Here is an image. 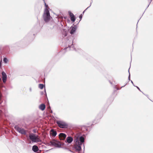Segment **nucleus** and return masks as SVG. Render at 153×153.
<instances>
[{
	"label": "nucleus",
	"instance_id": "nucleus-1",
	"mask_svg": "<svg viewBox=\"0 0 153 153\" xmlns=\"http://www.w3.org/2000/svg\"><path fill=\"white\" fill-rule=\"evenodd\" d=\"M88 132L82 134L81 133H77L74 136V142L76 145H82L85 142L86 138V135Z\"/></svg>",
	"mask_w": 153,
	"mask_h": 153
},
{
	"label": "nucleus",
	"instance_id": "nucleus-2",
	"mask_svg": "<svg viewBox=\"0 0 153 153\" xmlns=\"http://www.w3.org/2000/svg\"><path fill=\"white\" fill-rule=\"evenodd\" d=\"M49 144L54 146L57 148H62L65 149H66L71 152L73 151L71 150L67 146H65V144L61 143L60 142L57 140L53 139L49 142Z\"/></svg>",
	"mask_w": 153,
	"mask_h": 153
},
{
	"label": "nucleus",
	"instance_id": "nucleus-3",
	"mask_svg": "<svg viewBox=\"0 0 153 153\" xmlns=\"http://www.w3.org/2000/svg\"><path fill=\"white\" fill-rule=\"evenodd\" d=\"M35 29L33 28L24 38V39L26 41H30L33 40L34 38L36 32H34Z\"/></svg>",
	"mask_w": 153,
	"mask_h": 153
},
{
	"label": "nucleus",
	"instance_id": "nucleus-4",
	"mask_svg": "<svg viewBox=\"0 0 153 153\" xmlns=\"http://www.w3.org/2000/svg\"><path fill=\"white\" fill-rule=\"evenodd\" d=\"M29 138L32 143H37L41 141L38 135L33 133H30L29 136Z\"/></svg>",
	"mask_w": 153,
	"mask_h": 153
},
{
	"label": "nucleus",
	"instance_id": "nucleus-5",
	"mask_svg": "<svg viewBox=\"0 0 153 153\" xmlns=\"http://www.w3.org/2000/svg\"><path fill=\"white\" fill-rule=\"evenodd\" d=\"M56 123L60 128L63 129H67L68 128V124L65 121L61 120H57Z\"/></svg>",
	"mask_w": 153,
	"mask_h": 153
},
{
	"label": "nucleus",
	"instance_id": "nucleus-6",
	"mask_svg": "<svg viewBox=\"0 0 153 153\" xmlns=\"http://www.w3.org/2000/svg\"><path fill=\"white\" fill-rule=\"evenodd\" d=\"M14 129L18 132L21 134L26 135L27 131L23 128H20L18 125H15L14 126Z\"/></svg>",
	"mask_w": 153,
	"mask_h": 153
},
{
	"label": "nucleus",
	"instance_id": "nucleus-7",
	"mask_svg": "<svg viewBox=\"0 0 153 153\" xmlns=\"http://www.w3.org/2000/svg\"><path fill=\"white\" fill-rule=\"evenodd\" d=\"M77 24L76 25H74V24H73V25L74 26H72L70 28L71 30L70 31V33L71 34L73 35L76 32L77 29Z\"/></svg>",
	"mask_w": 153,
	"mask_h": 153
},
{
	"label": "nucleus",
	"instance_id": "nucleus-8",
	"mask_svg": "<svg viewBox=\"0 0 153 153\" xmlns=\"http://www.w3.org/2000/svg\"><path fill=\"white\" fill-rule=\"evenodd\" d=\"M68 14L70 17V19L72 22H74L76 19V17L75 16L73 13L70 11H68Z\"/></svg>",
	"mask_w": 153,
	"mask_h": 153
},
{
	"label": "nucleus",
	"instance_id": "nucleus-9",
	"mask_svg": "<svg viewBox=\"0 0 153 153\" xmlns=\"http://www.w3.org/2000/svg\"><path fill=\"white\" fill-rule=\"evenodd\" d=\"M81 145H75L73 147V150L77 152H79L81 150Z\"/></svg>",
	"mask_w": 153,
	"mask_h": 153
},
{
	"label": "nucleus",
	"instance_id": "nucleus-10",
	"mask_svg": "<svg viewBox=\"0 0 153 153\" xmlns=\"http://www.w3.org/2000/svg\"><path fill=\"white\" fill-rule=\"evenodd\" d=\"M43 18L46 22H48L50 19V15H43Z\"/></svg>",
	"mask_w": 153,
	"mask_h": 153
},
{
	"label": "nucleus",
	"instance_id": "nucleus-11",
	"mask_svg": "<svg viewBox=\"0 0 153 153\" xmlns=\"http://www.w3.org/2000/svg\"><path fill=\"white\" fill-rule=\"evenodd\" d=\"M2 78L3 81L4 83H5L6 82L7 79V75L3 71L2 73Z\"/></svg>",
	"mask_w": 153,
	"mask_h": 153
},
{
	"label": "nucleus",
	"instance_id": "nucleus-12",
	"mask_svg": "<svg viewBox=\"0 0 153 153\" xmlns=\"http://www.w3.org/2000/svg\"><path fill=\"white\" fill-rule=\"evenodd\" d=\"M73 140V137L71 136H68L66 138L65 142L68 143V144L71 143Z\"/></svg>",
	"mask_w": 153,
	"mask_h": 153
},
{
	"label": "nucleus",
	"instance_id": "nucleus-13",
	"mask_svg": "<svg viewBox=\"0 0 153 153\" xmlns=\"http://www.w3.org/2000/svg\"><path fill=\"white\" fill-rule=\"evenodd\" d=\"M66 135L65 133H60L59 134V137L60 139L61 140H63L65 139L66 137Z\"/></svg>",
	"mask_w": 153,
	"mask_h": 153
},
{
	"label": "nucleus",
	"instance_id": "nucleus-14",
	"mask_svg": "<svg viewBox=\"0 0 153 153\" xmlns=\"http://www.w3.org/2000/svg\"><path fill=\"white\" fill-rule=\"evenodd\" d=\"M69 41L70 42V45L69 44H68V47H66V48H65L64 49L65 50L67 48H69V49H70V48H74V45L73 44V40H71H71H70L69 41V40H68V42Z\"/></svg>",
	"mask_w": 153,
	"mask_h": 153
},
{
	"label": "nucleus",
	"instance_id": "nucleus-15",
	"mask_svg": "<svg viewBox=\"0 0 153 153\" xmlns=\"http://www.w3.org/2000/svg\"><path fill=\"white\" fill-rule=\"evenodd\" d=\"M50 134H51L52 136L54 137H55L57 134V132L54 129H51L50 131Z\"/></svg>",
	"mask_w": 153,
	"mask_h": 153
},
{
	"label": "nucleus",
	"instance_id": "nucleus-16",
	"mask_svg": "<svg viewBox=\"0 0 153 153\" xmlns=\"http://www.w3.org/2000/svg\"><path fill=\"white\" fill-rule=\"evenodd\" d=\"M46 105L45 104L42 103L39 106V108L42 111H44Z\"/></svg>",
	"mask_w": 153,
	"mask_h": 153
},
{
	"label": "nucleus",
	"instance_id": "nucleus-17",
	"mask_svg": "<svg viewBox=\"0 0 153 153\" xmlns=\"http://www.w3.org/2000/svg\"><path fill=\"white\" fill-rule=\"evenodd\" d=\"M39 150L38 147L36 145H34L32 146V150L34 152H37Z\"/></svg>",
	"mask_w": 153,
	"mask_h": 153
},
{
	"label": "nucleus",
	"instance_id": "nucleus-18",
	"mask_svg": "<svg viewBox=\"0 0 153 153\" xmlns=\"http://www.w3.org/2000/svg\"><path fill=\"white\" fill-rule=\"evenodd\" d=\"M10 48L8 46H6L3 48V51L6 53H8L10 51Z\"/></svg>",
	"mask_w": 153,
	"mask_h": 153
},
{
	"label": "nucleus",
	"instance_id": "nucleus-19",
	"mask_svg": "<svg viewBox=\"0 0 153 153\" xmlns=\"http://www.w3.org/2000/svg\"><path fill=\"white\" fill-rule=\"evenodd\" d=\"M48 9L45 8L43 15H50L49 11Z\"/></svg>",
	"mask_w": 153,
	"mask_h": 153
},
{
	"label": "nucleus",
	"instance_id": "nucleus-20",
	"mask_svg": "<svg viewBox=\"0 0 153 153\" xmlns=\"http://www.w3.org/2000/svg\"><path fill=\"white\" fill-rule=\"evenodd\" d=\"M86 131L88 132L89 131L87 127L86 126H84L82 128L81 131L82 132H84L85 131Z\"/></svg>",
	"mask_w": 153,
	"mask_h": 153
},
{
	"label": "nucleus",
	"instance_id": "nucleus-21",
	"mask_svg": "<svg viewBox=\"0 0 153 153\" xmlns=\"http://www.w3.org/2000/svg\"><path fill=\"white\" fill-rule=\"evenodd\" d=\"M44 87V85L42 84H39V87L41 89H43Z\"/></svg>",
	"mask_w": 153,
	"mask_h": 153
},
{
	"label": "nucleus",
	"instance_id": "nucleus-22",
	"mask_svg": "<svg viewBox=\"0 0 153 153\" xmlns=\"http://www.w3.org/2000/svg\"><path fill=\"white\" fill-rule=\"evenodd\" d=\"M3 102L2 96V94L0 92V105H1Z\"/></svg>",
	"mask_w": 153,
	"mask_h": 153
},
{
	"label": "nucleus",
	"instance_id": "nucleus-23",
	"mask_svg": "<svg viewBox=\"0 0 153 153\" xmlns=\"http://www.w3.org/2000/svg\"><path fill=\"white\" fill-rule=\"evenodd\" d=\"M63 31L64 32V33H63V35L64 36V37H65L67 36V33L66 32V30L65 29H63Z\"/></svg>",
	"mask_w": 153,
	"mask_h": 153
},
{
	"label": "nucleus",
	"instance_id": "nucleus-24",
	"mask_svg": "<svg viewBox=\"0 0 153 153\" xmlns=\"http://www.w3.org/2000/svg\"><path fill=\"white\" fill-rule=\"evenodd\" d=\"M8 59L6 57H4L3 59V61L5 63H7L8 62Z\"/></svg>",
	"mask_w": 153,
	"mask_h": 153
},
{
	"label": "nucleus",
	"instance_id": "nucleus-25",
	"mask_svg": "<svg viewBox=\"0 0 153 153\" xmlns=\"http://www.w3.org/2000/svg\"><path fill=\"white\" fill-rule=\"evenodd\" d=\"M91 1H92V2H91L90 5L89 7H88L85 10H84L83 11V12L82 13V15H83L84 14V13L86 11V10L91 6V3L92 2V0H91Z\"/></svg>",
	"mask_w": 153,
	"mask_h": 153
},
{
	"label": "nucleus",
	"instance_id": "nucleus-26",
	"mask_svg": "<svg viewBox=\"0 0 153 153\" xmlns=\"http://www.w3.org/2000/svg\"><path fill=\"white\" fill-rule=\"evenodd\" d=\"M82 14H81L80 15H79V18L80 19V20L78 22V23H77V25H78V24H79V22L81 20V19H82Z\"/></svg>",
	"mask_w": 153,
	"mask_h": 153
},
{
	"label": "nucleus",
	"instance_id": "nucleus-27",
	"mask_svg": "<svg viewBox=\"0 0 153 153\" xmlns=\"http://www.w3.org/2000/svg\"><path fill=\"white\" fill-rule=\"evenodd\" d=\"M99 122V120H94L93 122V123L91 125H93L94 124H96L97 123H98Z\"/></svg>",
	"mask_w": 153,
	"mask_h": 153
},
{
	"label": "nucleus",
	"instance_id": "nucleus-28",
	"mask_svg": "<svg viewBox=\"0 0 153 153\" xmlns=\"http://www.w3.org/2000/svg\"><path fill=\"white\" fill-rule=\"evenodd\" d=\"M127 84V83L125 84V85H124L123 86H122L121 88H119L116 87V85L114 86V88H115L117 89V90H120L121 88H122L124 87L126 84Z\"/></svg>",
	"mask_w": 153,
	"mask_h": 153
},
{
	"label": "nucleus",
	"instance_id": "nucleus-29",
	"mask_svg": "<svg viewBox=\"0 0 153 153\" xmlns=\"http://www.w3.org/2000/svg\"><path fill=\"white\" fill-rule=\"evenodd\" d=\"M44 4L45 6V8L50 9V8L48 7V5L46 4V2H45V3H44Z\"/></svg>",
	"mask_w": 153,
	"mask_h": 153
},
{
	"label": "nucleus",
	"instance_id": "nucleus-30",
	"mask_svg": "<svg viewBox=\"0 0 153 153\" xmlns=\"http://www.w3.org/2000/svg\"><path fill=\"white\" fill-rule=\"evenodd\" d=\"M130 68H129V69L128 70V72L129 73V75H128V79L130 81V80H130V73L129 72Z\"/></svg>",
	"mask_w": 153,
	"mask_h": 153
},
{
	"label": "nucleus",
	"instance_id": "nucleus-31",
	"mask_svg": "<svg viewBox=\"0 0 153 153\" xmlns=\"http://www.w3.org/2000/svg\"><path fill=\"white\" fill-rule=\"evenodd\" d=\"M74 50L76 51H81V50L80 49H78V50H76L75 48H74Z\"/></svg>",
	"mask_w": 153,
	"mask_h": 153
},
{
	"label": "nucleus",
	"instance_id": "nucleus-32",
	"mask_svg": "<svg viewBox=\"0 0 153 153\" xmlns=\"http://www.w3.org/2000/svg\"><path fill=\"white\" fill-rule=\"evenodd\" d=\"M32 131L34 133H36L37 130L36 129H33Z\"/></svg>",
	"mask_w": 153,
	"mask_h": 153
},
{
	"label": "nucleus",
	"instance_id": "nucleus-33",
	"mask_svg": "<svg viewBox=\"0 0 153 153\" xmlns=\"http://www.w3.org/2000/svg\"><path fill=\"white\" fill-rule=\"evenodd\" d=\"M2 66V60H1L0 61V68H1Z\"/></svg>",
	"mask_w": 153,
	"mask_h": 153
},
{
	"label": "nucleus",
	"instance_id": "nucleus-34",
	"mask_svg": "<svg viewBox=\"0 0 153 153\" xmlns=\"http://www.w3.org/2000/svg\"><path fill=\"white\" fill-rule=\"evenodd\" d=\"M135 87H136L138 89V90H139V91H141V92H142L141 91V90H140V89L138 87V86H135Z\"/></svg>",
	"mask_w": 153,
	"mask_h": 153
},
{
	"label": "nucleus",
	"instance_id": "nucleus-35",
	"mask_svg": "<svg viewBox=\"0 0 153 153\" xmlns=\"http://www.w3.org/2000/svg\"><path fill=\"white\" fill-rule=\"evenodd\" d=\"M67 23H70V20L69 19H68L67 20Z\"/></svg>",
	"mask_w": 153,
	"mask_h": 153
},
{
	"label": "nucleus",
	"instance_id": "nucleus-36",
	"mask_svg": "<svg viewBox=\"0 0 153 153\" xmlns=\"http://www.w3.org/2000/svg\"><path fill=\"white\" fill-rule=\"evenodd\" d=\"M130 81H131V83L133 85H134V86H135V85H134V83H133V81H132L131 80H130Z\"/></svg>",
	"mask_w": 153,
	"mask_h": 153
},
{
	"label": "nucleus",
	"instance_id": "nucleus-37",
	"mask_svg": "<svg viewBox=\"0 0 153 153\" xmlns=\"http://www.w3.org/2000/svg\"><path fill=\"white\" fill-rule=\"evenodd\" d=\"M152 1V0H148V2H149V4H150L151 2Z\"/></svg>",
	"mask_w": 153,
	"mask_h": 153
},
{
	"label": "nucleus",
	"instance_id": "nucleus-38",
	"mask_svg": "<svg viewBox=\"0 0 153 153\" xmlns=\"http://www.w3.org/2000/svg\"><path fill=\"white\" fill-rule=\"evenodd\" d=\"M29 91L30 92H31L32 91V88H31L30 87V88L29 89Z\"/></svg>",
	"mask_w": 153,
	"mask_h": 153
},
{
	"label": "nucleus",
	"instance_id": "nucleus-39",
	"mask_svg": "<svg viewBox=\"0 0 153 153\" xmlns=\"http://www.w3.org/2000/svg\"><path fill=\"white\" fill-rule=\"evenodd\" d=\"M142 93L144 94L145 95H146L147 97L148 98V95H146V94H144L143 92H142Z\"/></svg>",
	"mask_w": 153,
	"mask_h": 153
},
{
	"label": "nucleus",
	"instance_id": "nucleus-40",
	"mask_svg": "<svg viewBox=\"0 0 153 153\" xmlns=\"http://www.w3.org/2000/svg\"><path fill=\"white\" fill-rule=\"evenodd\" d=\"M43 94H44V92L43 91H42L41 92V95H43Z\"/></svg>",
	"mask_w": 153,
	"mask_h": 153
},
{
	"label": "nucleus",
	"instance_id": "nucleus-41",
	"mask_svg": "<svg viewBox=\"0 0 153 153\" xmlns=\"http://www.w3.org/2000/svg\"><path fill=\"white\" fill-rule=\"evenodd\" d=\"M149 4L148 5V6L146 8V9H145V10H146V9L149 6Z\"/></svg>",
	"mask_w": 153,
	"mask_h": 153
},
{
	"label": "nucleus",
	"instance_id": "nucleus-42",
	"mask_svg": "<svg viewBox=\"0 0 153 153\" xmlns=\"http://www.w3.org/2000/svg\"><path fill=\"white\" fill-rule=\"evenodd\" d=\"M43 2H44V3H45V0H43Z\"/></svg>",
	"mask_w": 153,
	"mask_h": 153
},
{
	"label": "nucleus",
	"instance_id": "nucleus-43",
	"mask_svg": "<svg viewBox=\"0 0 153 153\" xmlns=\"http://www.w3.org/2000/svg\"><path fill=\"white\" fill-rule=\"evenodd\" d=\"M66 18H67V17H66V16H65V17H64V18L65 19H66Z\"/></svg>",
	"mask_w": 153,
	"mask_h": 153
},
{
	"label": "nucleus",
	"instance_id": "nucleus-44",
	"mask_svg": "<svg viewBox=\"0 0 153 153\" xmlns=\"http://www.w3.org/2000/svg\"><path fill=\"white\" fill-rule=\"evenodd\" d=\"M45 92H46V91H45ZM45 94H46L47 95L46 93H45Z\"/></svg>",
	"mask_w": 153,
	"mask_h": 153
},
{
	"label": "nucleus",
	"instance_id": "nucleus-45",
	"mask_svg": "<svg viewBox=\"0 0 153 153\" xmlns=\"http://www.w3.org/2000/svg\"><path fill=\"white\" fill-rule=\"evenodd\" d=\"M61 26H63V25H62V23H61Z\"/></svg>",
	"mask_w": 153,
	"mask_h": 153
},
{
	"label": "nucleus",
	"instance_id": "nucleus-46",
	"mask_svg": "<svg viewBox=\"0 0 153 153\" xmlns=\"http://www.w3.org/2000/svg\"><path fill=\"white\" fill-rule=\"evenodd\" d=\"M84 149V144H83Z\"/></svg>",
	"mask_w": 153,
	"mask_h": 153
},
{
	"label": "nucleus",
	"instance_id": "nucleus-47",
	"mask_svg": "<svg viewBox=\"0 0 153 153\" xmlns=\"http://www.w3.org/2000/svg\"><path fill=\"white\" fill-rule=\"evenodd\" d=\"M139 20H138V22H139Z\"/></svg>",
	"mask_w": 153,
	"mask_h": 153
},
{
	"label": "nucleus",
	"instance_id": "nucleus-48",
	"mask_svg": "<svg viewBox=\"0 0 153 153\" xmlns=\"http://www.w3.org/2000/svg\"><path fill=\"white\" fill-rule=\"evenodd\" d=\"M148 98L149 99V100H151V101H152V100H151L150 99H149V98Z\"/></svg>",
	"mask_w": 153,
	"mask_h": 153
},
{
	"label": "nucleus",
	"instance_id": "nucleus-49",
	"mask_svg": "<svg viewBox=\"0 0 153 153\" xmlns=\"http://www.w3.org/2000/svg\"><path fill=\"white\" fill-rule=\"evenodd\" d=\"M52 149H50V150H52Z\"/></svg>",
	"mask_w": 153,
	"mask_h": 153
},
{
	"label": "nucleus",
	"instance_id": "nucleus-50",
	"mask_svg": "<svg viewBox=\"0 0 153 153\" xmlns=\"http://www.w3.org/2000/svg\"><path fill=\"white\" fill-rule=\"evenodd\" d=\"M51 113H52V111H51Z\"/></svg>",
	"mask_w": 153,
	"mask_h": 153
}]
</instances>
